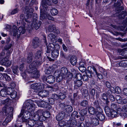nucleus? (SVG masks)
Masks as SVG:
<instances>
[{"label":"nucleus","mask_w":127,"mask_h":127,"mask_svg":"<svg viewBox=\"0 0 127 127\" xmlns=\"http://www.w3.org/2000/svg\"><path fill=\"white\" fill-rule=\"evenodd\" d=\"M54 75L56 77L57 82H59L62 80L63 78H66L68 81L72 79V74L70 72H68L67 68L65 67H62L60 71L58 70H56L54 73Z\"/></svg>","instance_id":"nucleus-1"},{"label":"nucleus","mask_w":127,"mask_h":127,"mask_svg":"<svg viewBox=\"0 0 127 127\" xmlns=\"http://www.w3.org/2000/svg\"><path fill=\"white\" fill-rule=\"evenodd\" d=\"M42 63V59L41 61H35L31 64L28 69V72L32 74V77L34 78H38L40 76L39 72L37 70L36 67L41 65Z\"/></svg>","instance_id":"nucleus-2"},{"label":"nucleus","mask_w":127,"mask_h":127,"mask_svg":"<svg viewBox=\"0 0 127 127\" xmlns=\"http://www.w3.org/2000/svg\"><path fill=\"white\" fill-rule=\"evenodd\" d=\"M13 108L12 107H10L9 109H9H7L6 107H3V108L2 113L4 115L7 116L5 120L2 123L3 126L6 125L7 124L10 122L13 118Z\"/></svg>","instance_id":"nucleus-3"},{"label":"nucleus","mask_w":127,"mask_h":127,"mask_svg":"<svg viewBox=\"0 0 127 127\" xmlns=\"http://www.w3.org/2000/svg\"><path fill=\"white\" fill-rule=\"evenodd\" d=\"M17 27L15 25H13V36H15L17 35V38H19L21 34L22 33L23 34L25 33L26 31V29L25 28L19 27L17 30Z\"/></svg>","instance_id":"nucleus-4"},{"label":"nucleus","mask_w":127,"mask_h":127,"mask_svg":"<svg viewBox=\"0 0 127 127\" xmlns=\"http://www.w3.org/2000/svg\"><path fill=\"white\" fill-rule=\"evenodd\" d=\"M46 5L47 6L49 7H50V8L48 10L46 11L45 8H43L42 7V5H41L40 6V19H45L46 17L47 16V18L49 20H54V18L52 16L50 15L47 16L46 14V13L47 12V11H49L50 9V7L49 6H47L48 5L47 4Z\"/></svg>","instance_id":"nucleus-5"},{"label":"nucleus","mask_w":127,"mask_h":127,"mask_svg":"<svg viewBox=\"0 0 127 127\" xmlns=\"http://www.w3.org/2000/svg\"><path fill=\"white\" fill-rule=\"evenodd\" d=\"M10 53V52H8L7 56L1 61L0 63L2 65H5L7 67L10 66L11 65L12 62L8 60Z\"/></svg>","instance_id":"nucleus-6"},{"label":"nucleus","mask_w":127,"mask_h":127,"mask_svg":"<svg viewBox=\"0 0 127 127\" xmlns=\"http://www.w3.org/2000/svg\"><path fill=\"white\" fill-rule=\"evenodd\" d=\"M96 68L94 66H88V70L86 71V75L89 78H92L94 75L93 74L95 73V71Z\"/></svg>","instance_id":"nucleus-7"},{"label":"nucleus","mask_w":127,"mask_h":127,"mask_svg":"<svg viewBox=\"0 0 127 127\" xmlns=\"http://www.w3.org/2000/svg\"><path fill=\"white\" fill-rule=\"evenodd\" d=\"M37 22L38 21L36 19H34V20H33L32 23L31 25V29H29V28L28 29V30H29V32H30L33 29V28H34L35 30H37L40 27L41 23V22L39 21L38 23H37Z\"/></svg>","instance_id":"nucleus-8"},{"label":"nucleus","mask_w":127,"mask_h":127,"mask_svg":"<svg viewBox=\"0 0 127 127\" xmlns=\"http://www.w3.org/2000/svg\"><path fill=\"white\" fill-rule=\"evenodd\" d=\"M46 86L45 84L40 83H36L31 85V88L38 91L44 89Z\"/></svg>","instance_id":"nucleus-9"},{"label":"nucleus","mask_w":127,"mask_h":127,"mask_svg":"<svg viewBox=\"0 0 127 127\" xmlns=\"http://www.w3.org/2000/svg\"><path fill=\"white\" fill-rule=\"evenodd\" d=\"M12 91L13 90L10 88L8 89L7 90L5 89H3L0 91V95L2 97H5L7 95L10 94Z\"/></svg>","instance_id":"nucleus-10"},{"label":"nucleus","mask_w":127,"mask_h":127,"mask_svg":"<svg viewBox=\"0 0 127 127\" xmlns=\"http://www.w3.org/2000/svg\"><path fill=\"white\" fill-rule=\"evenodd\" d=\"M51 3V0H42L41 2L42 6L43 8H45L46 11L48 10L50 8L49 7L47 6L46 4L50 6Z\"/></svg>","instance_id":"nucleus-11"},{"label":"nucleus","mask_w":127,"mask_h":127,"mask_svg":"<svg viewBox=\"0 0 127 127\" xmlns=\"http://www.w3.org/2000/svg\"><path fill=\"white\" fill-rule=\"evenodd\" d=\"M87 116L88 118H89L90 121L92 122L94 126H96L99 124V121L96 118L93 117L92 116L88 115Z\"/></svg>","instance_id":"nucleus-12"},{"label":"nucleus","mask_w":127,"mask_h":127,"mask_svg":"<svg viewBox=\"0 0 127 127\" xmlns=\"http://www.w3.org/2000/svg\"><path fill=\"white\" fill-rule=\"evenodd\" d=\"M33 11V10L32 8H29L28 7H26L25 13L26 14L27 18L29 19V18L31 17Z\"/></svg>","instance_id":"nucleus-13"},{"label":"nucleus","mask_w":127,"mask_h":127,"mask_svg":"<svg viewBox=\"0 0 127 127\" xmlns=\"http://www.w3.org/2000/svg\"><path fill=\"white\" fill-rule=\"evenodd\" d=\"M40 45V43L39 38L36 37L34 38L32 42V46L33 48H36L39 47Z\"/></svg>","instance_id":"nucleus-14"},{"label":"nucleus","mask_w":127,"mask_h":127,"mask_svg":"<svg viewBox=\"0 0 127 127\" xmlns=\"http://www.w3.org/2000/svg\"><path fill=\"white\" fill-rule=\"evenodd\" d=\"M57 37L53 33H50L48 35V38L52 42L55 43L57 42Z\"/></svg>","instance_id":"nucleus-15"},{"label":"nucleus","mask_w":127,"mask_h":127,"mask_svg":"<svg viewBox=\"0 0 127 127\" xmlns=\"http://www.w3.org/2000/svg\"><path fill=\"white\" fill-rule=\"evenodd\" d=\"M43 53L42 49L41 48L40 50H38L35 53L34 58L37 60L39 59H41L42 54Z\"/></svg>","instance_id":"nucleus-16"},{"label":"nucleus","mask_w":127,"mask_h":127,"mask_svg":"<svg viewBox=\"0 0 127 127\" xmlns=\"http://www.w3.org/2000/svg\"><path fill=\"white\" fill-rule=\"evenodd\" d=\"M65 115V113L64 112L61 111L59 113L56 117V119L57 121H60L62 120L64 118Z\"/></svg>","instance_id":"nucleus-17"},{"label":"nucleus","mask_w":127,"mask_h":127,"mask_svg":"<svg viewBox=\"0 0 127 127\" xmlns=\"http://www.w3.org/2000/svg\"><path fill=\"white\" fill-rule=\"evenodd\" d=\"M42 110H39L37 111V113L38 114H36L33 116V119L36 122H37V123H38L37 121L39 120V114L42 113Z\"/></svg>","instance_id":"nucleus-18"},{"label":"nucleus","mask_w":127,"mask_h":127,"mask_svg":"<svg viewBox=\"0 0 127 127\" xmlns=\"http://www.w3.org/2000/svg\"><path fill=\"white\" fill-rule=\"evenodd\" d=\"M55 80V78L53 75H50L47 77V82L49 84L53 83Z\"/></svg>","instance_id":"nucleus-19"},{"label":"nucleus","mask_w":127,"mask_h":127,"mask_svg":"<svg viewBox=\"0 0 127 127\" xmlns=\"http://www.w3.org/2000/svg\"><path fill=\"white\" fill-rule=\"evenodd\" d=\"M93 104L94 106L96 108L97 111L99 112L101 111L102 109L100 108L98 100H97L96 101H95L94 102Z\"/></svg>","instance_id":"nucleus-20"},{"label":"nucleus","mask_w":127,"mask_h":127,"mask_svg":"<svg viewBox=\"0 0 127 127\" xmlns=\"http://www.w3.org/2000/svg\"><path fill=\"white\" fill-rule=\"evenodd\" d=\"M49 94L48 91L43 90L39 92L38 93V95L42 97H43L47 96Z\"/></svg>","instance_id":"nucleus-21"},{"label":"nucleus","mask_w":127,"mask_h":127,"mask_svg":"<svg viewBox=\"0 0 127 127\" xmlns=\"http://www.w3.org/2000/svg\"><path fill=\"white\" fill-rule=\"evenodd\" d=\"M73 110L72 107L69 105H66L64 108V111L67 113L71 112Z\"/></svg>","instance_id":"nucleus-22"},{"label":"nucleus","mask_w":127,"mask_h":127,"mask_svg":"<svg viewBox=\"0 0 127 127\" xmlns=\"http://www.w3.org/2000/svg\"><path fill=\"white\" fill-rule=\"evenodd\" d=\"M67 122L70 127H75L76 126L77 122L76 120H70Z\"/></svg>","instance_id":"nucleus-23"},{"label":"nucleus","mask_w":127,"mask_h":127,"mask_svg":"<svg viewBox=\"0 0 127 127\" xmlns=\"http://www.w3.org/2000/svg\"><path fill=\"white\" fill-rule=\"evenodd\" d=\"M59 54V52L58 50H54L51 52L52 57L53 58L55 59L57 58Z\"/></svg>","instance_id":"nucleus-24"},{"label":"nucleus","mask_w":127,"mask_h":127,"mask_svg":"<svg viewBox=\"0 0 127 127\" xmlns=\"http://www.w3.org/2000/svg\"><path fill=\"white\" fill-rule=\"evenodd\" d=\"M109 113V115L107 116L111 118L115 117L117 115V112L116 111L112 110Z\"/></svg>","instance_id":"nucleus-25"},{"label":"nucleus","mask_w":127,"mask_h":127,"mask_svg":"<svg viewBox=\"0 0 127 127\" xmlns=\"http://www.w3.org/2000/svg\"><path fill=\"white\" fill-rule=\"evenodd\" d=\"M37 122H36L33 120H29L27 122L28 125L30 127H35L37 124Z\"/></svg>","instance_id":"nucleus-26"},{"label":"nucleus","mask_w":127,"mask_h":127,"mask_svg":"<svg viewBox=\"0 0 127 127\" xmlns=\"http://www.w3.org/2000/svg\"><path fill=\"white\" fill-rule=\"evenodd\" d=\"M70 62L72 65H75L77 63L76 57L73 56H72L70 58Z\"/></svg>","instance_id":"nucleus-27"},{"label":"nucleus","mask_w":127,"mask_h":127,"mask_svg":"<svg viewBox=\"0 0 127 127\" xmlns=\"http://www.w3.org/2000/svg\"><path fill=\"white\" fill-rule=\"evenodd\" d=\"M31 101V100H28L26 101L23 104L22 109H24L26 110V108L32 105L30 103Z\"/></svg>","instance_id":"nucleus-28"},{"label":"nucleus","mask_w":127,"mask_h":127,"mask_svg":"<svg viewBox=\"0 0 127 127\" xmlns=\"http://www.w3.org/2000/svg\"><path fill=\"white\" fill-rule=\"evenodd\" d=\"M47 104L46 102L43 101H39L37 102V105L39 106L43 107H46Z\"/></svg>","instance_id":"nucleus-29"},{"label":"nucleus","mask_w":127,"mask_h":127,"mask_svg":"<svg viewBox=\"0 0 127 127\" xmlns=\"http://www.w3.org/2000/svg\"><path fill=\"white\" fill-rule=\"evenodd\" d=\"M33 58V54L32 52H30L28 54V56L27 59V63H30L32 61Z\"/></svg>","instance_id":"nucleus-30"},{"label":"nucleus","mask_w":127,"mask_h":127,"mask_svg":"<svg viewBox=\"0 0 127 127\" xmlns=\"http://www.w3.org/2000/svg\"><path fill=\"white\" fill-rule=\"evenodd\" d=\"M23 117H25L26 118L29 119L30 118V115L32 114L31 113L28 112L27 111L23 109Z\"/></svg>","instance_id":"nucleus-31"},{"label":"nucleus","mask_w":127,"mask_h":127,"mask_svg":"<svg viewBox=\"0 0 127 127\" xmlns=\"http://www.w3.org/2000/svg\"><path fill=\"white\" fill-rule=\"evenodd\" d=\"M117 65L118 66H122L127 67V61H122L118 63Z\"/></svg>","instance_id":"nucleus-32"},{"label":"nucleus","mask_w":127,"mask_h":127,"mask_svg":"<svg viewBox=\"0 0 127 127\" xmlns=\"http://www.w3.org/2000/svg\"><path fill=\"white\" fill-rule=\"evenodd\" d=\"M97 118L100 121H103L105 119V116L104 115L101 113H98L96 116Z\"/></svg>","instance_id":"nucleus-33"},{"label":"nucleus","mask_w":127,"mask_h":127,"mask_svg":"<svg viewBox=\"0 0 127 127\" xmlns=\"http://www.w3.org/2000/svg\"><path fill=\"white\" fill-rule=\"evenodd\" d=\"M88 117L86 118V127H94V125L92 122L90 121Z\"/></svg>","instance_id":"nucleus-34"},{"label":"nucleus","mask_w":127,"mask_h":127,"mask_svg":"<svg viewBox=\"0 0 127 127\" xmlns=\"http://www.w3.org/2000/svg\"><path fill=\"white\" fill-rule=\"evenodd\" d=\"M127 15V12L126 11H122L118 15L120 19H124Z\"/></svg>","instance_id":"nucleus-35"},{"label":"nucleus","mask_w":127,"mask_h":127,"mask_svg":"<svg viewBox=\"0 0 127 127\" xmlns=\"http://www.w3.org/2000/svg\"><path fill=\"white\" fill-rule=\"evenodd\" d=\"M83 82L82 81L80 80H77L74 81V85L75 86L77 87H80L82 84Z\"/></svg>","instance_id":"nucleus-36"},{"label":"nucleus","mask_w":127,"mask_h":127,"mask_svg":"<svg viewBox=\"0 0 127 127\" xmlns=\"http://www.w3.org/2000/svg\"><path fill=\"white\" fill-rule=\"evenodd\" d=\"M88 112L91 115H94L95 113V109L93 107H90L88 108Z\"/></svg>","instance_id":"nucleus-37"},{"label":"nucleus","mask_w":127,"mask_h":127,"mask_svg":"<svg viewBox=\"0 0 127 127\" xmlns=\"http://www.w3.org/2000/svg\"><path fill=\"white\" fill-rule=\"evenodd\" d=\"M33 105H32L31 106H29L26 108V110L28 112H29L32 114H33L34 113V111L33 110L34 108H33Z\"/></svg>","instance_id":"nucleus-38"},{"label":"nucleus","mask_w":127,"mask_h":127,"mask_svg":"<svg viewBox=\"0 0 127 127\" xmlns=\"http://www.w3.org/2000/svg\"><path fill=\"white\" fill-rule=\"evenodd\" d=\"M56 26L54 25H49L48 27V30L50 32H53L55 29Z\"/></svg>","instance_id":"nucleus-39"},{"label":"nucleus","mask_w":127,"mask_h":127,"mask_svg":"<svg viewBox=\"0 0 127 127\" xmlns=\"http://www.w3.org/2000/svg\"><path fill=\"white\" fill-rule=\"evenodd\" d=\"M89 93L90 95L92 96V99L94 100L95 99L94 96L95 94V90L94 89H90Z\"/></svg>","instance_id":"nucleus-40"},{"label":"nucleus","mask_w":127,"mask_h":127,"mask_svg":"<svg viewBox=\"0 0 127 127\" xmlns=\"http://www.w3.org/2000/svg\"><path fill=\"white\" fill-rule=\"evenodd\" d=\"M88 102L87 100H84L80 103V105L84 107H86L88 105Z\"/></svg>","instance_id":"nucleus-41"},{"label":"nucleus","mask_w":127,"mask_h":127,"mask_svg":"<svg viewBox=\"0 0 127 127\" xmlns=\"http://www.w3.org/2000/svg\"><path fill=\"white\" fill-rule=\"evenodd\" d=\"M61 57L63 59H68L69 58L68 56L66 54L64 53L63 51H61L60 52Z\"/></svg>","instance_id":"nucleus-42"},{"label":"nucleus","mask_w":127,"mask_h":127,"mask_svg":"<svg viewBox=\"0 0 127 127\" xmlns=\"http://www.w3.org/2000/svg\"><path fill=\"white\" fill-rule=\"evenodd\" d=\"M115 99L118 103L120 104L121 103L122 98L120 96L118 95H116V96Z\"/></svg>","instance_id":"nucleus-43"},{"label":"nucleus","mask_w":127,"mask_h":127,"mask_svg":"<svg viewBox=\"0 0 127 127\" xmlns=\"http://www.w3.org/2000/svg\"><path fill=\"white\" fill-rule=\"evenodd\" d=\"M42 114L46 118H49L50 116V112L47 111H45L42 113Z\"/></svg>","instance_id":"nucleus-44"},{"label":"nucleus","mask_w":127,"mask_h":127,"mask_svg":"<svg viewBox=\"0 0 127 127\" xmlns=\"http://www.w3.org/2000/svg\"><path fill=\"white\" fill-rule=\"evenodd\" d=\"M50 12L52 15L54 16L58 14V11L56 9L53 8L51 9Z\"/></svg>","instance_id":"nucleus-45"},{"label":"nucleus","mask_w":127,"mask_h":127,"mask_svg":"<svg viewBox=\"0 0 127 127\" xmlns=\"http://www.w3.org/2000/svg\"><path fill=\"white\" fill-rule=\"evenodd\" d=\"M104 110L106 114L107 115H109V113L111 111L109 108L107 106H105L104 108Z\"/></svg>","instance_id":"nucleus-46"},{"label":"nucleus","mask_w":127,"mask_h":127,"mask_svg":"<svg viewBox=\"0 0 127 127\" xmlns=\"http://www.w3.org/2000/svg\"><path fill=\"white\" fill-rule=\"evenodd\" d=\"M12 71L14 74H17L19 72L18 66H16L14 67L12 69Z\"/></svg>","instance_id":"nucleus-47"},{"label":"nucleus","mask_w":127,"mask_h":127,"mask_svg":"<svg viewBox=\"0 0 127 127\" xmlns=\"http://www.w3.org/2000/svg\"><path fill=\"white\" fill-rule=\"evenodd\" d=\"M11 101V99L9 98H7L6 99L2 101L1 103L4 104H8Z\"/></svg>","instance_id":"nucleus-48"},{"label":"nucleus","mask_w":127,"mask_h":127,"mask_svg":"<svg viewBox=\"0 0 127 127\" xmlns=\"http://www.w3.org/2000/svg\"><path fill=\"white\" fill-rule=\"evenodd\" d=\"M118 105L115 103H112L111 105V108L113 110L116 111L118 107Z\"/></svg>","instance_id":"nucleus-49"},{"label":"nucleus","mask_w":127,"mask_h":127,"mask_svg":"<svg viewBox=\"0 0 127 127\" xmlns=\"http://www.w3.org/2000/svg\"><path fill=\"white\" fill-rule=\"evenodd\" d=\"M3 76L5 78L7 81H9L11 80V78L9 76H8L6 73H4L3 74Z\"/></svg>","instance_id":"nucleus-50"},{"label":"nucleus","mask_w":127,"mask_h":127,"mask_svg":"<svg viewBox=\"0 0 127 127\" xmlns=\"http://www.w3.org/2000/svg\"><path fill=\"white\" fill-rule=\"evenodd\" d=\"M54 44L51 43H50L48 46H47V48L51 50V51H52L54 50Z\"/></svg>","instance_id":"nucleus-51"},{"label":"nucleus","mask_w":127,"mask_h":127,"mask_svg":"<svg viewBox=\"0 0 127 127\" xmlns=\"http://www.w3.org/2000/svg\"><path fill=\"white\" fill-rule=\"evenodd\" d=\"M9 95H10V97L11 98H14L16 96L17 93L15 91H13L11 93V94Z\"/></svg>","instance_id":"nucleus-52"},{"label":"nucleus","mask_w":127,"mask_h":127,"mask_svg":"<svg viewBox=\"0 0 127 127\" xmlns=\"http://www.w3.org/2000/svg\"><path fill=\"white\" fill-rule=\"evenodd\" d=\"M64 122H63V125H62L61 123H59V125L61 127L63 126V127H70L68 123L67 122V123H64Z\"/></svg>","instance_id":"nucleus-53"},{"label":"nucleus","mask_w":127,"mask_h":127,"mask_svg":"<svg viewBox=\"0 0 127 127\" xmlns=\"http://www.w3.org/2000/svg\"><path fill=\"white\" fill-rule=\"evenodd\" d=\"M75 77L77 80H80L81 79L82 77L81 74L80 73H78L75 75Z\"/></svg>","instance_id":"nucleus-54"},{"label":"nucleus","mask_w":127,"mask_h":127,"mask_svg":"<svg viewBox=\"0 0 127 127\" xmlns=\"http://www.w3.org/2000/svg\"><path fill=\"white\" fill-rule=\"evenodd\" d=\"M48 102L49 104H53L55 103V100L52 97L48 99Z\"/></svg>","instance_id":"nucleus-55"},{"label":"nucleus","mask_w":127,"mask_h":127,"mask_svg":"<svg viewBox=\"0 0 127 127\" xmlns=\"http://www.w3.org/2000/svg\"><path fill=\"white\" fill-rule=\"evenodd\" d=\"M59 96V98H60L61 99H64L66 97L65 95L63 93L60 94Z\"/></svg>","instance_id":"nucleus-56"},{"label":"nucleus","mask_w":127,"mask_h":127,"mask_svg":"<svg viewBox=\"0 0 127 127\" xmlns=\"http://www.w3.org/2000/svg\"><path fill=\"white\" fill-rule=\"evenodd\" d=\"M95 71V73L96 75L99 79H102L103 78L102 75L101 74L98 73L96 69Z\"/></svg>","instance_id":"nucleus-57"},{"label":"nucleus","mask_w":127,"mask_h":127,"mask_svg":"<svg viewBox=\"0 0 127 127\" xmlns=\"http://www.w3.org/2000/svg\"><path fill=\"white\" fill-rule=\"evenodd\" d=\"M54 50H58L60 48V45L57 44H54Z\"/></svg>","instance_id":"nucleus-58"},{"label":"nucleus","mask_w":127,"mask_h":127,"mask_svg":"<svg viewBox=\"0 0 127 127\" xmlns=\"http://www.w3.org/2000/svg\"><path fill=\"white\" fill-rule=\"evenodd\" d=\"M12 46V44H10L5 46L4 49V50H7L10 49Z\"/></svg>","instance_id":"nucleus-59"},{"label":"nucleus","mask_w":127,"mask_h":127,"mask_svg":"<svg viewBox=\"0 0 127 127\" xmlns=\"http://www.w3.org/2000/svg\"><path fill=\"white\" fill-rule=\"evenodd\" d=\"M80 113L81 115L84 116L87 114V111L86 110H82L80 111Z\"/></svg>","instance_id":"nucleus-60"},{"label":"nucleus","mask_w":127,"mask_h":127,"mask_svg":"<svg viewBox=\"0 0 127 127\" xmlns=\"http://www.w3.org/2000/svg\"><path fill=\"white\" fill-rule=\"evenodd\" d=\"M89 78L86 75H84L82 76V78L84 81H87L88 80Z\"/></svg>","instance_id":"nucleus-61"},{"label":"nucleus","mask_w":127,"mask_h":127,"mask_svg":"<svg viewBox=\"0 0 127 127\" xmlns=\"http://www.w3.org/2000/svg\"><path fill=\"white\" fill-rule=\"evenodd\" d=\"M79 69L80 71H81L82 72H84L85 71L86 72V68L85 66H79Z\"/></svg>","instance_id":"nucleus-62"},{"label":"nucleus","mask_w":127,"mask_h":127,"mask_svg":"<svg viewBox=\"0 0 127 127\" xmlns=\"http://www.w3.org/2000/svg\"><path fill=\"white\" fill-rule=\"evenodd\" d=\"M51 97L54 99H57L59 98V96L56 94H54L52 95Z\"/></svg>","instance_id":"nucleus-63"},{"label":"nucleus","mask_w":127,"mask_h":127,"mask_svg":"<svg viewBox=\"0 0 127 127\" xmlns=\"http://www.w3.org/2000/svg\"><path fill=\"white\" fill-rule=\"evenodd\" d=\"M122 111L124 112H127V105H126L122 107Z\"/></svg>","instance_id":"nucleus-64"}]
</instances>
